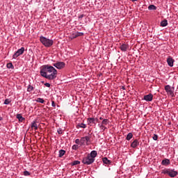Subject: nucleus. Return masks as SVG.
Here are the masks:
<instances>
[{
    "label": "nucleus",
    "instance_id": "40",
    "mask_svg": "<svg viewBox=\"0 0 178 178\" xmlns=\"http://www.w3.org/2000/svg\"><path fill=\"white\" fill-rule=\"evenodd\" d=\"M99 119H100V120H104V118H102V117H100Z\"/></svg>",
    "mask_w": 178,
    "mask_h": 178
},
{
    "label": "nucleus",
    "instance_id": "3",
    "mask_svg": "<svg viewBox=\"0 0 178 178\" xmlns=\"http://www.w3.org/2000/svg\"><path fill=\"white\" fill-rule=\"evenodd\" d=\"M165 90L166 91L168 95H171V97H175V88L170 87V86L167 85L165 86Z\"/></svg>",
    "mask_w": 178,
    "mask_h": 178
},
{
    "label": "nucleus",
    "instance_id": "35",
    "mask_svg": "<svg viewBox=\"0 0 178 178\" xmlns=\"http://www.w3.org/2000/svg\"><path fill=\"white\" fill-rule=\"evenodd\" d=\"M153 140H154V141H156V140H158V135L154 134V135L153 136Z\"/></svg>",
    "mask_w": 178,
    "mask_h": 178
},
{
    "label": "nucleus",
    "instance_id": "16",
    "mask_svg": "<svg viewBox=\"0 0 178 178\" xmlns=\"http://www.w3.org/2000/svg\"><path fill=\"white\" fill-rule=\"evenodd\" d=\"M31 129H34L35 131L38 130V125L37 124V121L36 120L33 121L31 123Z\"/></svg>",
    "mask_w": 178,
    "mask_h": 178
},
{
    "label": "nucleus",
    "instance_id": "36",
    "mask_svg": "<svg viewBox=\"0 0 178 178\" xmlns=\"http://www.w3.org/2000/svg\"><path fill=\"white\" fill-rule=\"evenodd\" d=\"M75 143H76V144H81V140H80V139H76V140H75Z\"/></svg>",
    "mask_w": 178,
    "mask_h": 178
},
{
    "label": "nucleus",
    "instance_id": "7",
    "mask_svg": "<svg viewBox=\"0 0 178 178\" xmlns=\"http://www.w3.org/2000/svg\"><path fill=\"white\" fill-rule=\"evenodd\" d=\"M24 54V47H22L19 49L13 56V59H16V58L20 56V55H23Z\"/></svg>",
    "mask_w": 178,
    "mask_h": 178
},
{
    "label": "nucleus",
    "instance_id": "25",
    "mask_svg": "<svg viewBox=\"0 0 178 178\" xmlns=\"http://www.w3.org/2000/svg\"><path fill=\"white\" fill-rule=\"evenodd\" d=\"M149 10H156V6L154 5H150L148 6Z\"/></svg>",
    "mask_w": 178,
    "mask_h": 178
},
{
    "label": "nucleus",
    "instance_id": "10",
    "mask_svg": "<svg viewBox=\"0 0 178 178\" xmlns=\"http://www.w3.org/2000/svg\"><path fill=\"white\" fill-rule=\"evenodd\" d=\"M167 63L168 66H170V67H173V63H175V60H173V58L171 56H169L167 58Z\"/></svg>",
    "mask_w": 178,
    "mask_h": 178
},
{
    "label": "nucleus",
    "instance_id": "30",
    "mask_svg": "<svg viewBox=\"0 0 178 178\" xmlns=\"http://www.w3.org/2000/svg\"><path fill=\"white\" fill-rule=\"evenodd\" d=\"M99 128L101 129V130H103V131H105V130H106V127H105V125H100Z\"/></svg>",
    "mask_w": 178,
    "mask_h": 178
},
{
    "label": "nucleus",
    "instance_id": "27",
    "mask_svg": "<svg viewBox=\"0 0 178 178\" xmlns=\"http://www.w3.org/2000/svg\"><path fill=\"white\" fill-rule=\"evenodd\" d=\"M7 67L8 69H13L15 67L13 66V64L12 63H7Z\"/></svg>",
    "mask_w": 178,
    "mask_h": 178
},
{
    "label": "nucleus",
    "instance_id": "21",
    "mask_svg": "<svg viewBox=\"0 0 178 178\" xmlns=\"http://www.w3.org/2000/svg\"><path fill=\"white\" fill-rule=\"evenodd\" d=\"M161 27H166L168 26V20L164 19L161 22Z\"/></svg>",
    "mask_w": 178,
    "mask_h": 178
},
{
    "label": "nucleus",
    "instance_id": "14",
    "mask_svg": "<svg viewBox=\"0 0 178 178\" xmlns=\"http://www.w3.org/2000/svg\"><path fill=\"white\" fill-rule=\"evenodd\" d=\"M90 158H92V159H95V157L97 156V155H98V154L97 153V151L93 150L90 152V154H88Z\"/></svg>",
    "mask_w": 178,
    "mask_h": 178
},
{
    "label": "nucleus",
    "instance_id": "34",
    "mask_svg": "<svg viewBox=\"0 0 178 178\" xmlns=\"http://www.w3.org/2000/svg\"><path fill=\"white\" fill-rule=\"evenodd\" d=\"M24 176H30V173L29 171H24Z\"/></svg>",
    "mask_w": 178,
    "mask_h": 178
},
{
    "label": "nucleus",
    "instance_id": "11",
    "mask_svg": "<svg viewBox=\"0 0 178 178\" xmlns=\"http://www.w3.org/2000/svg\"><path fill=\"white\" fill-rule=\"evenodd\" d=\"M139 145L140 142H138V140L136 139L131 143V147L132 148H136V147H138Z\"/></svg>",
    "mask_w": 178,
    "mask_h": 178
},
{
    "label": "nucleus",
    "instance_id": "33",
    "mask_svg": "<svg viewBox=\"0 0 178 178\" xmlns=\"http://www.w3.org/2000/svg\"><path fill=\"white\" fill-rule=\"evenodd\" d=\"M72 149H79V145H74L72 146Z\"/></svg>",
    "mask_w": 178,
    "mask_h": 178
},
{
    "label": "nucleus",
    "instance_id": "15",
    "mask_svg": "<svg viewBox=\"0 0 178 178\" xmlns=\"http://www.w3.org/2000/svg\"><path fill=\"white\" fill-rule=\"evenodd\" d=\"M84 35L83 33L81 32H76L75 33L72 34V38H77V37H81Z\"/></svg>",
    "mask_w": 178,
    "mask_h": 178
},
{
    "label": "nucleus",
    "instance_id": "6",
    "mask_svg": "<svg viewBox=\"0 0 178 178\" xmlns=\"http://www.w3.org/2000/svg\"><path fill=\"white\" fill-rule=\"evenodd\" d=\"M88 143H91V137L85 136L81 138V145H88Z\"/></svg>",
    "mask_w": 178,
    "mask_h": 178
},
{
    "label": "nucleus",
    "instance_id": "13",
    "mask_svg": "<svg viewBox=\"0 0 178 178\" xmlns=\"http://www.w3.org/2000/svg\"><path fill=\"white\" fill-rule=\"evenodd\" d=\"M129 48V45L126 44H122L120 47V49H121V51H122L123 52H126L127 51V49Z\"/></svg>",
    "mask_w": 178,
    "mask_h": 178
},
{
    "label": "nucleus",
    "instance_id": "43",
    "mask_svg": "<svg viewBox=\"0 0 178 178\" xmlns=\"http://www.w3.org/2000/svg\"><path fill=\"white\" fill-rule=\"evenodd\" d=\"M80 17H81V18L83 17V15H81V16L79 17V18H80Z\"/></svg>",
    "mask_w": 178,
    "mask_h": 178
},
{
    "label": "nucleus",
    "instance_id": "32",
    "mask_svg": "<svg viewBox=\"0 0 178 178\" xmlns=\"http://www.w3.org/2000/svg\"><path fill=\"white\" fill-rule=\"evenodd\" d=\"M57 133L58 134H63V131L62 130V129L59 128L58 130H57Z\"/></svg>",
    "mask_w": 178,
    "mask_h": 178
},
{
    "label": "nucleus",
    "instance_id": "8",
    "mask_svg": "<svg viewBox=\"0 0 178 178\" xmlns=\"http://www.w3.org/2000/svg\"><path fill=\"white\" fill-rule=\"evenodd\" d=\"M54 67H56V69H63L65 67V63L64 62H57L54 64H53Z\"/></svg>",
    "mask_w": 178,
    "mask_h": 178
},
{
    "label": "nucleus",
    "instance_id": "1",
    "mask_svg": "<svg viewBox=\"0 0 178 178\" xmlns=\"http://www.w3.org/2000/svg\"><path fill=\"white\" fill-rule=\"evenodd\" d=\"M40 74L47 80H55L58 76V71L53 66L47 65L42 67Z\"/></svg>",
    "mask_w": 178,
    "mask_h": 178
},
{
    "label": "nucleus",
    "instance_id": "38",
    "mask_svg": "<svg viewBox=\"0 0 178 178\" xmlns=\"http://www.w3.org/2000/svg\"><path fill=\"white\" fill-rule=\"evenodd\" d=\"M51 106H53L54 108H55V106H56L55 102H54V101L51 102Z\"/></svg>",
    "mask_w": 178,
    "mask_h": 178
},
{
    "label": "nucleus",
    "instance_id": "4",
    "mask_svg": "<svg viewBox=\"0 0 178 178\" xmlns=\"http://www.w3.org/2000/svg\"><path fill=\"white\" fill-rule=\"evenodd\" d=\"M95 161V159H92L88 155L86 157H84L82 160L83 163L84 165H91V163H94V161Z\"/></svg>",
    "mask_w": 178,
    "mask_h": 178
},
{
    "label": "nucleus",
    "instance_id": "5",
    "mask_svg": "<svg viewBox=\"0 0 178 178\" xmlns=\"http://www.w3.org/2000/svg\"><path fill=\"white\" fill-rule=\"evenodd\" d=\"M164 174L168 175L170 177H176V176H177V171L174 170H164Z\"/></svg>",
    "mask_w": 178,
    "mask_h": 178
},
{
    "label": "nucleus",
    "instance_id": "23",
    "mask_svg": "<svg viewBox=\"0 0 178 178\" xmlns=\"http://www.w3.org/2000/svg\"><path fill=\"white\" fill-rule=\"evenodd\" d=\"M65 154H66V151L63 150V149H60L59 151V158H62V156H63V155H65Z\"/></svg>",
    "mask_w": 178,
    "mask_h": 178
},
{
    "label": "nucleus",
    "instance_id": "37",
    "mask_svg": "<svg viewBox=\"0 0 178 178\" xmlns=\"http://www.w3.org/2000/svg\"><path fill=\"white\" fill-rule=\"evenodd\" d=\"M44 86L45 87H48V88L51 87V84L49 83H44Z\"/></svg>",
    "mask_w": 178,
    "mask_h": 178
},
{
    "label": "nucleus",
    "instance_id": "17",
    "mask_svg": "<svg viewBox=\"0 0 178 178\" xmlns=\"http://www.w3.org/2000/svg\"><path fill=\"white\" fill-rule=\"evenodd\" d=\"M77 129H86L87 127V125L84 123H79L76 125Z\"/></svg>",
    "mask_w": 178,
    "mask_h": 178
},
{
    "label": "nucleus",
    "instance_id": "24",
    "mask_svg": "<svg viewBox=\"0 0 178 178\" xmlns=\"http://www.w3.org/2000/svg\"><path fill=\"white\" fill-rule=\"evenodd\" d=\"M109 123V120L108 119H104L102 120V125L103 126H106V124H108Z\"/></svg>",
    "mask_w": 178,
    "mask_h": 178
},
{
    "label": "nucleus",
    "instance_id": "31",
    "mask_svg": "<svg viewBox=\"0 0 178 178\" xmlns=\"http://www.w3.org/2000/svg\"><path fill=\"white\" fill-rule=\"evenodd\" d=\"M4 104H5V105H9L10 104V100H9V99H6L4 101Z\"/></svg>",
    "mask_w": 178,
    "mask_h": 178
},
{
    "label": "nucleus",
    "instance_id": "42",
    "mask_svg": "<svg viewBox=\"0 0 178 178\" xmlns=\"http://www.w3.org/2000/svg\"><path fill=\"white\" fill-rule=\"evenodd\" d=\"M136 1H138V0H132L133 2H135Z\"/></svg>",
    "mask_w": 178,
    "mask_h": 178
},
{
    "label": "nucleus",
    "instance_id": "22",
    "mask_svg": "<svg viewBox=\"0 0 178 178\" xmlns=\"http://www.w3.org/2000/svg\"><path fill=\"white\" fill-rule=\"evenodd\" d=\"M133 138V134L132 133H129L127 136L126 139L127 141H130Z\"/></svg>",
    "mask_w": 178,
    "mask_h": 178
},
{
    "label": "nucleus",
    "instance_id": "41",
    "mask_svg": "<svg viewBox=\"0 0 178 178\" xmlns=\"http://www.w3.org/2000/svg\"><path fill=\"white\" fill-rule=\"evenodd\" d=\"M2 119H3L2 117H0V121L2 120Z\"/></svg>",
    "mask_w": 178,
    "mask_h": 178
},
{
    "label": "nucleus",
    "instance_id": "19",
    "mask_svg": "<svg viewBox=\"0 0 178 178\" xmlns=\"http://www.w3.org/2000/svg\"><path fill=\"white\" fill-rule=\"evenodd\" d=\"M103 162L106 164V165H111V162L110 160L108 159V158L106 157H104L102 159Z\"/></svg>",
    "mask_w": 178,
    "mask_h": 178
},
{
    "label": "nucleus",
    "instance_id": "2",
    "mask_svg": "<svg viewBox=\"0 0 178 178\" xmlns=\"http://www.w3.org/2000/svg\"><path fill=\"white\" fill-rule=\"evenodd\" d=\"M40 41L47 48H49L50 47H52L54 45V40L47 38L44 36L40 37Z\"/></svg>",
    "mask_w": 178,
    "mask_h": 178
},
{
    "label": "nucleus",
    "instance_id": "18",
    "mask_svg": "<svg viewBox=\"0 0 178 178\" xmlns=\"http://www.w3.org/2000/svg\"><path fill=\"white\" fill-rule=\"evenodd\" d=\"M170 163V161L168 159H165L162 161L161 164L163 165L164 166H166Z\"/></svg>",
    "mask_w": 178,
    "mask_h": 178
},
{
    "label": "nucleus",
    "instance_id": "9",
    "mask_svg": "<svg viewBox=\"0 0 178 178\" xmlns=\"http://www.w3.org/2000/svg\"><path fill=\"white\" fill-rule=\"evenodd\" d=\"M143 99L147 102H151L154 99V95L152 94L146 95L144 96Z\"/></svg>",
    "mask_w": 178,
    "mask_h": 178
},
{
    "label": "nucleus",
    "instance_id": "12",
    "mask_svg": "<svg viewBox=\"0 0 178 178\" xmlns=\"http://www.w3.org/2000/svg\"><path fill=\"white\" fill-rule=\"evenodd\" d=\"M88 124H95V118H88L87 119Z\"/></svg>",
    "mask_w": 178,
    "mask_h": 178
},
{
    "label": "nucleus",
    "instance_id": "20",
    "mask_svg": "<svg viewBox=\"0 0 178 178\" xmlns=\"http://www.w3.org/2000/svg\"><path fill=\"white\" fill-rule=\"evenodd\" d=\"M16 118L18 119L19 122H23V120H24V118L22 116V114H17Z\"/></svg>",
    "mask_w": 178,
    "mask_h": 178
},
{
    "label": "nucleus",
    "instance_id": "28",
    "mask_svg": "<svg viewBox=\"0 0 178 178\" xmlns=\"http://www.w3.org/2000/svg\"><path fill=\"white\" fill-rule=\"evenodd\" d=\"M76 165H80V161H74L72 163V166H76Z\"/></svg>",
    "mask_w": 178,
    "mask_h": 178
},
{
    "label": "nucleus",
    "instance_id": "26",
    "mask_svg": "<svg viewBox=\"0 0 178 178\" xmlns=\"http://www.w3.org/2000/svg\"><path fill=\"white\" fill-rule=\"evenodd\" d=\"M33 90H34V87H33V86H31V85H29V86L27 88V91L29 92H31V91H33Z\"/></svg>",
    "mask_w": 178,
    "mask_h": 178
},
{
    "label": "nucleus",
    "instance_id": "29",
    "mask_svg": "<svg viewBox=\"0 0 178 178\" xmlns=\"http://www.w3.org/2000/svg\"><path fill=\"white\" fill-rule=\"evenodd\" d=\"M36 102H40V104H44V102H45V101L44 100V99H42V98H38L36 99Z\"/></svg>",
    "mask_w": 178,
    "mask_h": 178
},
{
    "label": "nucleus",
    "instance_id": "39",
    "mask_svg": "<svg viewBox=\"0 0 178 178\" xmlns=\"http://www.w3.org/2000/svg\"><path fill=\"white\" fill-rule=\"evenodd\" d=\"M95 122H98V118H95Z\"/></svg>",
    "mask_w": 178,
    "mask_h": 178
}]
</instances>
